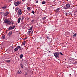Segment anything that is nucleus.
<instances>
[{"instance_id": "1", "label": "nucleus", "mask_w": 77, "mask_h": 77, "mask_svg": "<svg viewBox=\"0 0 77 77\" xmlns=\"http://www.w3.org/2000/svg\"><path fill=\"white\" fill-rule=\"evenodd\" d=\"M54 55L56 57V58H59V52H56L54 54Z\"/></svg>"}, {"instance_id": "26", "label": "nucleus", "mask_w": 77, "mask_h": 77, "mask_svg": "<svg viewBox=\"0 0 77 77\" xmlns=\"http://www.w3.org/2000/svg\"><path fill=\"white\" fill-rule=\"evenodd\" d=\"M59 8H58L56 10V11H57V12H58V11H59Z\"/></svg>"}, {"instance_id": "4", "label": "nucleus", "mask_w": 77, "mask_h": 77, "mask_svg": "<svg viewBox=\"0 0 77 77\" xmlns=\"http://www.w3.org/2000/svg\"><path fill=\"white\" fill-rule=\"evenodd\" d=\"M10 22V20H9L5 19L4 20V23L6 24H9Z\"/></svg>"}, {"instance_id": "7", "label": "nucleus", "mask_w": 77, "mask_h": 77, "mask_svg": "<svg viewBox=\"0 0 77 77\" xmlns=\"http://www.w3.org/2000/svg\"><path fill=\"white\" fill-rule=\"evenodd\" d=\"M15 28V26H13V27H12V26H10L9 28L8 29L9 30H11L12 29H14Z\"/></svg>"}, {"instance_id": "32", "label": "nucleus", "mask_w": 77, "mask_h": 77, "mask_svg": "<svg viewBox=\"0 0 77 77\" xmlns=\"http://www.w3.org/2000/svg\"><path fill=\"white\" fill-rule=\"evenodd\" d=\"M34 21H35V20H33L31 21V23H33Z\"/></svg>"}, {"instance_id": "42", "label": "nucleus", "mask_w": 77, "mask_h": 77, "mask_svg": "<svg viewBox=\"0 0 77 77\" xmlns=\"http://www.w3.org/2000/svg\"><path fill=\"white\" fill-rule=\"evenodd\" d=\"M23 1H24L25 0H22Z\"/></svg>"}, {"instance_id": "21", "label": "nucleus", "mask_w": 77, "mask_h": 77, "mask_svg": "<svg viewBox=\"0 0 77 77\" xmlns=\"http://www.w3.org/2000/svg\"><path fill=\"white\" fill-rule=\"evenodd\" d=\"M11 1H12V0H8V2L10 3V2H11Z\"/></svg>"}, {"instance_id": "45", "label": "nucleus", "mask_w": 77, "mask_h": 77, "mask_svg": "<svg viewBox=\"0 0 77 77\" xmlns=\"http://www.w3.org/2000/svg\"><path fill=\"white\" fill-rule=\"evenodd\" d=\"M4 0L5 1V0Z\"/></svg>"}, {"instance_id": "31", "label": "nucleus", "mask_w": 77, "mask_h": 77, "mask_svg": "<svg viewBox=\"0 0 77 77\" xmlns=\"http://www.w3.org/2000/svg\"><path fill=\"white\" fill-rule=\"evenodd\" d=\"M30 7H29L27 8V9L28 10H30Z\"/></svg>"}, {"instance_id": "12", "label": "nucleus", "mask_w": 77, "mask_h": 77, "mask_svg": "<svg viewBox=\"0 0 77 77\" xmlns=\"http://www.w3.org/2000/svg\"><path fill=\"white\" fill-rule=\"evenodd\" d=\"M20 59H22V58L23 57V55L21 54L20 55Z\"/></svg>"}, {"instance_id": "28", "label": "nucleus", "mask_w": 77, "mask_h": 77, "mask_svg": "<svg viewBox=\"0 0 77 77\" xmlns=\"http://www.w3.org/2000/svg\"><path fill=\"white\" fill-rule=\"evenodd\" d=\"M20 65L21 68H23V64H22V63H20Z\"/></svg>"}, {"instance_id": "34", "label": "nucleus", "mask_w": 77, "mask_h": 77, "mask_svg": "<svg viewBox=\"0 0 77 77\" xmlns=\"http://www.w3.org/2000/svg\"><path fill=\"white\" fill-rule=\"evenodd\" d=\"M25 74V75H27V74H28V72H26Z\"/></svg>"}, {"instance_id": "8", "label": "nucleus", "mask_w": 77, "mask_h": 77, "mask_svg": "<svg viewBox=\"0 0 77 77\" xmlns=\"http://www.w3.org/2000/svg\"><path fill=\"white\" fill-rule=\"evenodd\" d=\"M9 14V12H6L5 13H4V15L5 16H8V15Z\"/></svg>"}, {"instance_id": "2", "label": "nucleus", "mask_w": 77, "mask_h": 77, "mask_svg": "<svg viewBox=\"0 0 77 77\" xmlns=\"http://www.w3.org/2000/svg\"><path fill=\"white\" fill-rule=\"evenodd\" d=\"M21 4V1H18L14 3L15 6H18L19 5Z\"/></svg>"}, {"instance_id": "29", "label": "nucleus", "mask_w": 77, "mask_h": 77, "mask_svg": "<svg viewBox=\"0 0 77 77\" xmlns=\"http://www.w3.org/2000/svg\"><path fill=\"white\" fill-rule=\"evenodd\" d=\"M11 23H12V25H13L14 23V21H12V22H11Z\"/></svg>"}, {"instance_id": "16", "label": "nucleus", "mask_w": 77, "mask_h": 77, "mask_svg": "<svg viewBox=\"0 0 77 77\" xmlns=\"http://www.w3.org/2000/svg\"><path fill=\"white\" fill-rule=\"evenodd\" d=\"M18 50V48H17V47L14 49V51H17Z\"/></svg>"}, {"instance_id": "22", "label": "nucleus", "mask_w": 77, "mask_h": 77, "mask_svg": "<svg viewBox=\"0 0 77 77\" xmlns=\"http://www.w3.org/2000/svg\"><path fill=\"white\" fill-rule=\"evenodd\" d=\"M46 2L45 1H43L42 2V4H45Z\"/></svg>"}, {"instance_id": "44", "label": "nucleus", "mask_w": 77, "mask_h": 77, "mask_svg": "<svg viewBox=\"0 0 77 77\" xmlns=\"http://www.w3.org/2000/svg\"><path fill=\"white\" fill-rule=\"evenodd\" d=\"M24 61H25V60H24Z\"/></svg>"}, {"instance_id": "9", "label": "nucleus", "mask_w": 77, "mask_h": 77, "mask_svg": "<svg viewBox=\"0 0 77 77\" xmlns=\"http://www.w3.org/2000/svg\"><path fill=\"white\" fill-rule=\"evenodd\" d=\"M6 8H7V6L4 5L3 7L2 8V9L3 10H5V9Z\"/></svg>"}, {"instance_id": "35", "label": "nucleus", "mask_w": 77, "mask_h": 77, "mask_svg": "<svg viewBox=\"0 0 77 77\" xmlns=\"http://www.w3.org/2000/svg\"><path fill=\"white\" fill-rule=\"evenodd\" d=\"M32 13L33 14H35V12H34V11H33L32 12Z\"/></svg>"}, {"instance_id": "37", "label": "nucleus", "mask_w": 77, "mask_h": 77, "mask_svg": "<svg viewBox=\"0 0 77 77\" xmlns=\"http://www.w3.org/2000/svg\"><path fill=\"white\" fill-rule=\"evenodd\" d=\"M47 39H49V37H47Z\"/></svg>"}, {"instance_id": "14", "label": "nucleus", "mask_w": 77, "mask_h": 77, "mask_svg": "<svg viewBox=\"0 0 77 77\" xmlns=\"http://www.w3.org/2000/svg\"><path fill=\"white\" fill-rule=\"evenodd\" d=\"M21 73H22V72L20 71H19L17 72V74H21Z\"/></svg>"}, {"instance_id": "11", "label": "nucleus", "mask_w": 77, "mask_h": 77, "mask_svg": "<svg viewBox=\"0 0 77 77\" xmlns=\"http://www.w3.org/2000/svg\"><path fill=\"white\" fill-rule=\"evenodd\" d=\"M12 32H9L8 33L9 36H11L12 35Z\"/></svg>"}, {"instance_id": "36", "label": "nucleus", "mask_w": 77, "mask_h": 77, "mask_svg": "<svg viewBox=\"0 0 77 77\" xmlns=\"http://www.w3.org/2000/svg\"><path fill=\"white\" fill-rule=\"evenodd\" d=\"M35 2L36 3H38V0H37Z\"/></svg>"}, {"instance_id": "19", "label": "nucleus", "mask_w": 77, "mask_h": 77, "mask_svg": "<svg viewBox=\"0 0 77 77\" xmlns=\"http://www.w3.org/2000/svg\"><path fill=\"white\" fill-rule=\"evenodd\" d=\"M25 44H26V41H24V42H23L22 43L23 45H25Z\"/></svg>"}, {"instance_id": "30", "label": "nucleus", "mask_w": 77, "mask_h": 77, "mask_svg": "<svg viewBox=\"0 0 77 77\" xmlns=\"http://www.w3.org/2000/svg\"><path fill=\"white\" fill-rule=\"evenodd\" d=\"M46 19V17H43V18H42V20H45Z\"/></svg>"}, {"instance_id": "13", "label": "nucleus", "mask_w": 77, "mask_h": 77, "mask_svg": "<svg viewBox=\"0 0 77 77\" xmlns=\"http://www.w3.org/2000/svg\"><path fill=\"white\" fill-rule=\"evenodd\" d=\"M17 48H19L20 50H21V47H20V46H17Z\"/></svg>"}, {"instance_id": "18", "label": "nucleus", "mask_w": 77, "mask_h": 77, "mask_svg": "<svg viewBox=\"0 0 77 77\" xmlns=\"http://www.w3.org/2000/svg\"><path fill=\"white\" fill-rule=\"evenodd\" d=\"M2 39H5V35H3L2 37Z\"/></svg>"}, {"instance_id": "15", "label": "nucleus", "mask_w": 77, "mask_h": 77, "mask_svg": "<svg viewBox=\"0 0 77 77\" xmlns=\"http://www.w3.org/2000/svg\"><path fill=\"white\" fill-rule=\"evenodd\" d=\"M32 28H33V26H32V27H31L30 29H28V30L29 31V30H31V31H32Z\"/></svg>"}, {"instance_id": "39", "label": "nucleus", "mask_w": 77, "mask_h": 77, "mask_svg": "<svg viewBox=\"0 0 77 77\" xmlns=\"http://www.w3.org/2000/svg\"><path fill=\"white\" fill-rule=\"evenodd\" d=\"M22 19H21V21H23V18H22Z\"/></svg>"}, {"instance_id": "6", "label": "nucleus", "mask_w": 77, "mask_h": 77, "mask_svg": "<svg viewBox=\"0 0 77 77\" xmlns=\"http://www.w3.org/2000/svg\"><path fill=\"white\" fill-rule=\"evenodd\" d=\"M70 63H72V64H77V63L75 62V60H72L70 61Z\"/></svg>"}, {"instance_id": "41", "label": "nucleus", "mask_w": 77, "mask_h": 77, "mask_svg": "<svg viewBox=\"0 0 77 77\" xmlns=\"http://www.w3.org/2000/svg\"><path fill=\"white\" fill-rule=\"evenodd\" d=\"M23 63H26V62H23Z\"/></svg>"}, {"instance_id": "33", "label": "nucleus", "mask_w": 77, "mask_h": 77, "mask_svg": "<svg viewBox=\"0 0 77 77\" xmlns=\"http://www.w3.org/2000/svg\"><path fill=\"white\" fill-rule=\"evenodd\" d=\"M60 54H61V55H62V56H63V55L62 54V52H60Z\"/></svg>"}, {"instance_id": "27", "label": "nucleus", "mask_w": 77, "mask_h": 77, "mask_svg": "<svg viewBox=\"0 0 77 77\" xmlns=\"http://www.w3.org/2000/svg\"><path fill=\"white\" fill-rule=\"evenodd\" d=\"M28 38V37H26L25 38H23V39L24 40V39H27Z\"/></svg>"}, {"instance_id": "17", "label": "nucleus", "mask_w": 77, "mask_h": 77, "mask_svg": "<svg viewBox=\"0 0 77 77\" xmlns=\"http://www.w3.org/2000/svg\"><path fill=\"white\" fill-rule=\"evenodd\" d=\"M18 9H19V8H15V11L16 12H17V11H18Z\"/></svg>"}, {"instance_id": "38", "label": "nucleus", "mask_w": 77, "mask_h": 77, "mask_svg": "<svg viewBox=\"0 0 77 77\" xmlns=\"http://www.w3.org/2000/svg\"><path fill=\"white\" fill-rule=\"evenodd\" d=\"M74 67H75V68H76V67H77V66H76L75 65V66H74Z\"/></svg>"}, {"instance_id": "10", "label": "nucleus", "mask_w": 77, "mask_h": 77, "mask_svg": "<svg viewBox=\"0 0 77 77\" xmlns=\"http://www.w3.org/2000/svg\"><path fill=\"white\" fill-rule=\"evenodd\" d=\"M20 20H21V17L19 18L18 19L17 22L18 23H20Z\"/></svg>"}, {"instance_id": "20", "label": "nucleus", "mask_w": 77, "mask_h": 77, "mask_svg": "<svg viewBox=\"0 0 77 77\" xmlns=\"http://www.w3.org/2000/svg\"><path fill=\"white\" fill-rule=\"evenodd\" d=\"M10 61H11V60H7L6 61V62H7V63H9V62H10Z\"/></svg>"}, {"instance_id": "43", "label": "nucleus", "mask_w": 77, "mask_h": 77, "mask_svg": "<svg viewBox=\"0 0 77 77\" xmlns=\"http://www.w3.org/2000/svg\"><path fill=\"white\" fill-rule=\"evenodd\" d=\"M32 32L33 33V31H32Z\"/></svg>"}, {"instance_id": "24", "label": "nucleus", "mask_w": 77, "mask_h": 77, "mask_svg": "<svg viewBox=\"0 0 77 77\" xmlns=\"http://www.w3.org/2000/svg\"><path fill=\"white\" fill-rule=\"evenodd\" d=\"M1 14H2V15H4L5 13L3 12H1Z\"/></svg>"}, {"instance_id": "25", "label": "nucleus", "mask_w": 77, "mask_h": 77, "mask_svg": "<svg viewBox=\"0 0 77 77\" xmlns=\"http://www.w3.org/2000/svg\"><path fill=\"white\" fill-rule=\"evenodd\" d=\"M31 31H29L27 33L28 34H30V32H31Z\"/></svg>"}, {"instance_id": "46", "label": "nucleus", "mask_w": 77, "mask_h": 77, "mask_svg": "<svg viewBox=\"0 0 77 77\" xmlns=\"http://www.w3.org/2000/svg\"><path fill=\"white\" fill-rule=\"evenodd\" d=\"M71 69H72V68H71Z\"/></svg>"}, {"instance_id": "3", "label": "nucleus", "mask_w": 77, "mask_h": 77, "mask_svg": "<svg viewBox=\"0 0 77 77\" xmlns=\"http://www.w3.org/2000/svg\"><path fill=\"white\" fill-rule=\"evenodd\" d=\"M17 14L19 15H21L22 14V11H21V9H19L17 12Z\"/></svg>"}, {"instance_id": "40", "label": "nucleus", "mask_w": 77, "mask_h": 77, "mask_svg": "<svg viewBox=\"0 0 77 77\" xmlns=\"http://www.w3.org/2000/svg\"><path fill=\"white\" fill-rule=\"evenodd\" d=\"M66 15H67V13H66Z\"/></svg>"}, {"instance_id": "23", "label": "nucleus", "mask_w": 77, "mask_h": 77, "mask_svg": "<svg viewBox=\"0 0 77 77\" xmlns=\"http://www.w3.org/2000/svg\"><path fill=\"white\" fill-rule=\"evenodd\" d=\"M76 36H77V34H76V33L74 35H73V36L74 37H75Z\"/></svg>"}, {"instance_id": "5", "label": "nucleus", "mask_w": 77, "mask_h": 77, "mask_svg": "<svg viewBox=\"0 0 77 77\" xmlns=\"http://www.w3.org/2000/svg\"><path fill=\"white\" fill-rule=\"evenodd\" d=\"M70 7V5L69 4H67L66 5V7L64 8V9H68V8H69Z\"/></svg>"}]
</instances>
